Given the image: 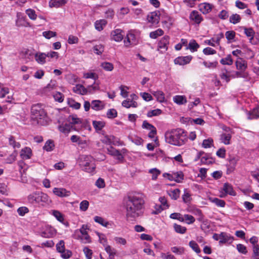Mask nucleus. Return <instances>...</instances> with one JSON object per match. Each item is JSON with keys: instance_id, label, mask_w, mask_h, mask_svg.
<instances>
[{"instance_id": "2eb2a0df", "label": "nucleus", "mask_w": 259, "mask_h": 259, "mask_svg": "<svg viewBox=\"0 0 259 259\" xmlns=\"http://www.w3.org/2000/svg\"><path fill=\"white\" fill-rule=\"evenodd\" d=\"M189 18L191 20L194 21L197 24H199L203 20V18L201 14L197 11H193L190 14Z\"/></svg>"}, {"instance_id": "ea45409f", "label": "nucleus", "mask_w": 259, "mask_h": 259, "mask_svg": "<svg viewBox=\"0 0 259 259\" xmlns=\"http://www.w3.org/2000/svg\"><path fill=\"white\" fill-rule=\"evenodd\" d=\"M25 13L31 20H35L36 19L37 15L34 10L28 9L25 11Z\"/></svg>"}, {"instance_id": "c03bdc74", "label": "nucleus", "mask_w": 259, "mask_h": 259, "mask_svg": "<svg viewBox=\"0 0 259 259\" xmlns=\"http://www.w3.org/2000/svg\"><path fill=\"white\" fill-rule=\"evenodd\" d=\"M163 33V31L161 29H158L155 31L151 32L150 33V37L151 38L155 39L157 37L162 35Z\"/></svg>"}, {"instance_id": "0eeeda50", "label": "nucleus", "mask_w": 259, "mask_h": 259, "mask_svg": "<svg viewBox=\"0 0 259 259\" xmlns=\"http://www.w3.org/2000/svg\"><path fill=\"white\" fill-rule=\"evenodd\" d=\"M45 106L41 104L33 105L31 108V113L36 119H45L47 113L44 109Z\"/></svg>"}, {"instance_id": "423d86ee", "label": "nucleus", "mask_w": 259, "mask_h": 259, "mask_svg": "<svg viewBox=\"0 0 259 259\" xmlns=\"http://www.w3.org/2000/svg\"><path fill=\"white\" fill-rule=\"evenodd\" d=\"M89 230L87 225H82L79 229L74 231L73 234V237L84 244L89 243L91 242V239L88 233V230Z\"/></svg>"}, {"instance_id": "ddd939ff", "label": "nucleus", "mask_w": 259, "mask_h": 259, "mask_svg": "<svg viewBox=\"0 0 259 259\" xmlns=\"http://www.w3.org/2000/svg\"><path fill=\"white\" fill-rule=\"evenodd\" d=\"M224 37V34L222 33H221L218 35H217L215 37L212 38L210 40H206L205 41V42L211 46L215 47L214 43L217 44L218 45H220V40Z\"/></svg>"}, {"instance_id": "a19ab883", "label": "nucleus", "mask_w": 259, "mask_h": 259, "mask_svg": "<svg viewBox=\"0 0 259 259\" xmlns=\"http://www.w3.org/2000/svg\"><path fill=\"white\" fill-rule=\"evenodd\" d=\"M52 214L60 222L62 223L64 221L63 215L59 211L54 210Z\"/></svg>"}, {"instance_id": "0e129e2a", "label": "nucleus", "mask_w": 259, "mask_h": 259, "mask_svg": "<svg viewBox=\"0 0 259 259\" xmlns=\"http://www.w3.org/2000/svg\"><path fill=\"white\" fill-rule=\"evenodd\" d=\"M42 35L47 39H50L56 36V33L52 31H46L42 32Z\"/></svg>"}, {"instance_id": "13d9d810", "label": "nucleus", "mask_w": 259, "mask_h": 259, "mask_svg": "<svg viewBox=\"0 0 259 259\" xmlns=\"http://www.w3.org/2000/svg\"><path fill=\"white\" fill-rule=\"evenodd\" d=\"M9 144L12 146L14 149L20 148V144L16 142L13 137H11L9 140Z\"/></svg>"}, {"instance_id": "2f4dec72", "label": "nucleus", "mask_w": 259, "mask_h": 259, "mask_svg": "<svg viewBox=\"0 0 259 259\" xmlns=\"http://www.w3.org/2000/svg\"><path fill=\"white\" fill-rule=\"evenodd\" d=\"M169 44V37L168 36H164L161 38L159 43V47L161 49L167 50V45Z\"/></svg>"}, {"instance_id": "6e6552de", "label": "nucleus", "mask_w": 259, "mask_h": 259, "mask_svg": "<svg viewBox=\"0 0 259 259\" xmlns=\"http://www.w3.org/2000/svg\"><path fill=\"white\" fill-rule=\"evenodd\" d=\"M167 176L168 179L170 181H175L176 182L180 183L184 179V175L182 171H179L173 172L171 175L169 174L164 173L163 177H166Z\"/></svg>"}, {"instance_id": "5fc2aeb1", "label": "nucleus", "mask_w": 259, "mask_h": 259, "mask_svg": "<svg viewBox=\"0 0 259 259\" xmlns=\"http://www.w3.org/2000/svg\"><path fill=\"white\" fill-rule=\"evenodd\" d=\"M190 193L187 190H185L184 193L182 196L183 201L185 203L190 202L192 199Z\"/></svg>"}, {"instance_id": "6ab92c4d", "label": "nucleus", "mask_w": 259, "mask_h": 259, "mask_svg": "<svg viewBox=\"0 0 259 259\" xmlns=\"http://www.w3.org/2000/svg\"><path fill=\"white\" fill-rule=\"evenodd\" d=\"M107 151L109 154L114 156L119 161H121L122 160L123 156L122 154L119 151L117 150L114 148L110 147L107 149Z\"/></svg>"}, {"instance_id": "20e7f679", "label": "nucleus", "mask_w": 259, "mask_h": 259, "mask_svg": "<svg viewBox=\"0 0 259 259\" xmlns=\"http://www.w3.org/2000/svg\"><path fill=\"white\" fill-rule=\"evenodd\" d=\"M27 203L36 205L42 203V205L49 204L51 202L49 196L44 193L34 192L28 195L26 199Z\"/></svg>"}, {"instance_id": "603ef678", "label": "nucleus", "mask_w": 259, "mask_h": 259, "mask_svg": "<svg viewBox=\"0 0 259 259\" xmlns=\"http://www.w3.org/2000/svg\"><path fill=\"white\" fill-rule=\"evenodd\" d=\"M213 145V140L212 139H205L203 141L202 146L204 148H210Z\"/></svg>"}, {"instance_id": "f03ea898", "label": "nucleus", "mask_w": 259, "mask_h": 259, "mask_svg": "<svg viewBox=\"0 0 259 259\" xmlns=\"http://www.w3.org/2000/svg\"><path fill=\"white\" fill-rule=\"evenodd\" d=\"M165 140L166 143L180 146L187 141V137L184 131L180 128L173 129L165 133Z\"/></svg>"}, {"instance_id": "774afa93", "label": "nucleus", "mask_w": 259, "mask_h": 259, "mask_svg": "<svg viewBox=\"0 0 259 259\" xmlns=\"http://www.w3.org/2000/svg\"><path fill=\"white\" fill-rule=\"evenodd\" d=\"M29 212V209L25 206L20 207L18 208L17 212L20 216H24L26 213Z\"/></svg>"}, {"instance_id": "bb28decb", "label": "nucleus", "mask_w": 259, "mask_h": 259, "mask_svg": "<svg viewBox=\"0 0 259 259\" xmlns=\"http://www.w3.org/2000/svg\"><path fill=\"white\" fill-rule=\"evenodd\" d=\"M242 57H244L247 59H252L254 57L255 55L254 53L252 50L247 48H244L242 49Z\"/></svg>"}, {"instance_id": "7ed1b4c3", "label": "nucleus", "mask_w": 259, "mask_h": 259, "mask_svg": "<svg viewBox=\"0 0 259 259\" xmlns=\"http://www.w3.org/2000/svg\"><path fill=\"white\" fill-rule=\"evenodd\" d=\"M144 204L145 201L141 194L131 196V218L141 215L144 212Z\"/></svg>"}, {"instance_id": "052dcab7", "label": "nucleus", "mask_w": 259, "mask_h": 259, "mask_svg": "<svg viewBox=\"0 0 259 259\" xmlns=\"http://www.w3.org/2000/svg\"><path fill=\"white\" fill-rule=\"evenodd\" d=\"M54 98L56 101L61 103L64 100V96L60 92H56L53 95Z\"/></svg>"}, {"instance_id": "bf43d9fd", "label": "nucleus", "mask_w": 259, "mask_h": 259, "mask_svg": "<svg viewBox=\"0 0 259 259\" xmlns=\"http://www.w3.org/2000/svg\"><path fill=\"white\" fill-rule=\"evenodd\" d=\"M220 62L224 65H231L233 63V60L231 55L227 56L226 58L221 60Z\"/></svg>"}, {"instance_id": "e2e57ef3", "label": "nucleus", "mask_w": 259, "mask_h": 259, "mask_svg": "<svg viewBox=\"0 0 259 259\" xmlns=\"http://www.w3.org/2000/svg\"><path fill=\"white\" fill-rule=\"evenodd\" d=\"M240 20V16L237 14L232 15L230 18V22L233 24H236L239 22Z\"/></svg>"}, {"instance_id": "b1692460", "label": "nucleus", "mask_w": 259, "mask_h": 259, "mask_svg": "<svg viewBox=\"0 0 259 259\" xmlns=\"http://www.w3.org/2000/svg\"><path fill=\"white\" fill-rule=\"evenodd\" d=\"M173 101L178 105H183L187 102L185 96L177 95L173 97Z\"/></svg>"}, {"instance_id": "f8f14e48", "label": "nucleus", "mask_w": 259, "mask_h": 259, "mask_svg": "<svg viewBox=\"0 0 259 259\" xmlns=\"http://www.w3.org/2000/svg\"><path fill=\"white\" fill-rule=\"evenodd\" d=\"M192 59L191 56H187L184 57H179L174 60L176 64L180 65H184L189 63Z\"/></svg>"}, {"instance_id": "69168bd1", "label": "nucleus", "mask_w": 259, "mask_h": 259, "mask_svg": "<svg viewBox=\"0 0 259 259\" xmlns=\"http://www.w3.org/2000/svg\"><path fill=\"white\" fill-rule=\"evenodd\" d=\"M189 245L196 253H198L200 252L201 251L199 248L198 245L195 241H191L189 242Z\"/></svg>"}, {"instance_id": "09e8293b", "label": "nucleus", "mask_w": 259, "mask_h": 259, "mask_svg": "<svg viewBox=\"0 0 259 259\" xmlns=\"http://www.w3.org/2000/svg\"><path fill=\"white\" fill-rule=\"evenodd\" d=\"M101 66L106 71H111L113 69V65L112 63L105 62L101 64Z\"/></svg>"}, {"instance_id": "37998d69", "label": "nucleus", "mask_w": 259, "mask_h": 259, "mask_svg": "<svg viewBox=\"0 0 259 259\" xmlns=\"http://www.w3.org/2000/svg\"><path fill=\"white\" fill-rule=\"evenodd\" d=\"M225 36L228 40V43H231L235 38V32L234 31H228L225 33Z\"/></svg>"}, {"instance_id": "49530a36", "label": "nucleus", "mask_w": 259, "mask_h": 259, "mask_svg": "<svg viewBox=\"0 0 259 259\" xmlns=\"http://www.w3.org/2000/svg\"><path fill=\"white\" fill-rule=\"evenodd\" d=\"M104 247L105 250L107 253L109 254L110 257L111 258L112 257H114L116 252L115 249L108 245Z\"/></svg>"}, {"instance_id": "58836bf2", "label": "nucleus", "mask_w": 259, "mask_h": 259, "mask_svg": "<svg viewBox=\"0 0 259 259\" xmlns=\"http://www.w3.org/2000/svg\"><path fill=\"white\" fill-rule=\"evenodd\" d=\"M199 45L196 42V41L192 39L190 40L189 43L188 49H189L191 52H195L199 48Z\"/></svg>"}, {"instance_id": "9d476101", "label": "nucleus", "mask_w": 259, "mask_h": 259, "mask_svg": "<svg viewBox=\"0 0 259 259\" xmlns=\"http://www.w3.org/2000/svg\"><path fill=\"white\" fill-rule=\"evenodd\" d=\"M56 233L55 229L51 226H46L44 230L40 232V236L44 238H51Z\"/></svg>"}, {"instance_id": "4c0bfd02", "label": "nucleus", "mask_w": 259, "mask_h": 259, "mask_svg": "<svg viewBox=\"0 0 259 259\" xmlns=\"http://www.w3.org/2000/svg\"><path fill=\"white\" fill-rule=\"evenodd\" d=\"M55 147V145L54 144V142L52 140H48L47 141L44 146V149L46 150L47 151H52Z\"/></svg>"}, {"instance_id": "f257e3e1", "label": "nucleus", "mask_w": 259, "mask_h": 259, "mask_svg": "<svg viewBox=\"0 0 259 259\" xmlns=\"http://www.w3.org/2000/svg\"><path fill=\"white\" fill-rule=\"evenodd\" d=\"M67 120L69 124H62L59 125V131L64 134L68 133L71 129L79 132L89 127L88 122L84 119L78 118L76 115H70Z\"/></svg>"}, {"instance_id": "f3484780", "label": "nucleus", "mask_w": 259, "mask_h": 259, "mask_svg": "<svg viewBox=\"0 0 259 259\" xmlns=\"http://www.w3.org/2000/svg\"><path fill=\"white\" fill-rule=\"evenodd\" d=\"M123 33L121 29H117L112 32V38L116 41H120L123 39Z\"/></svg>"}, {"instance_id": "7c9ffc66", "label": "nucleus", "mask_w": 259, "mask_h": 259, "mask_svg": "<svg viewBox=\"0 0 259 259\" xmlns=\"http://www.w3.org/2000/svg\"><path fill=\"white\" fill-rule=\"evenodd\" d=\"M259 117V106L254 108L251 112L248 113L249 119H256Z\"/></svg>"}, {"instance_id": "412c9836", "label": "nucleus", "mask_w": 259, "mask_h": 259, "mask_svg": "<svg viewBox=\"0 0 259 259\" xmlns=\"http://www.w3.org/2000/svg\"><path fill=\"white\" fill-rule=\"evenodd\" d=\"M105 107L103 101L100 100H94L91 103V108L96 111L101 110Z\"/></svg>"}, {"instance_id": "338daca9", "label": "nucleus", "mask_w": 259, "mask_h": 259, "mask_svg": "<svg viewBox=\"0 0 259 259\" xmlns=\"http://www.w3.org/2000/svg\"><path fill=\"white\" fill-rule=\"evenodd\" d=\"M70 139L72 142L77 143L79 145L85 144V141H83L79 137L76 135L72 136Z\"/></svg>"}, {"instance_id": "9b49d317", "label": "nucleus", "mask_w": 259, "mask_h": 259, "mask_svg": "<svg viewBox=\"0 0 259 259\" xmlns=\"http://www.w3.org/2000/svg\"><path fill=\"white\" fill-rule=\"evenodd\" d=\"M101 140L103 143L109 145L113 144L114 145H117L119 143L118 139L112 135L105 136Z\"/></svg>"}, {"instance_id": "393cba45", "label": "nucleus", "mask_w": 259, "mask_h": 259, "mask_svg": "<svg viewBox=\"0 0 259 259\" xmlns=\"http://www.w3.org/2000/svg\"><path fill=\"white\" fill-rule=\"evenodd\" d=\"M222 190L224 191L226 194H229L232 196L236 195V193L234 191L232 185L228 183L224 184Z\"/></svg>"}, {"instance_id": "6e6d98bb", "label": "nucleus", "mask_w": 259, "mask_h": 259, "mask_svg": "<svg viewBox=\"0 0 259 259\" xmlns=\"http://www.w3.org/2000/svg\"><path fill=\"white\" fill-rule=\"evenodd\" d=\"M174 227L175 231L179 233L184 234L186 231V227H183L179 225H177L176 224H174Z\"/></svg>"}, {"instance_id": "1a4fd4ad", "label": "nucleus", "mask_w": 259, "mask_h": 259, "mask_svg": "<svg viewBox=\"0 0 259 259\" xmlns=\"http://www.w3.org/2000/svg\"><path fill=\"white\" fill-rule=\"evenodd\" d=\"M53 193L60 197H67L71 195V192L64 188L55 187L53 189Z\"/></svg>"}, {"instance_id": "de8ad7c7", "label": "nucleus", "mask_w": 259, "mask_h": 259, "mask_svg": "<svg viewBox=\"0 0 259 259\" xmlns=\"http://www.w3.org/2000/svg\"><path fill=\"white\" fill-rule=\"evenodd\" d=\"M149 172L152 174V179L153 180H156L161 173L160 171L156 168L150 169Z\"/></svg>"}, {"instance_id": "c756f323", "label": "nucleus", "mask_w": 259, "mask_h": 259, "mask_svg": "<svg viewBox=\"0 0 259 259\" xmlns=\"http://www.w3.org/2000/svg\"><path fill=\"white\" fill-rule=\"evenodd\" d=\"M94 221L104 227L109 228V226H111V224L106 221L103 218L100 217L96 216L94 218Z\"/></svg>"}, {"instance_id": "4be33fe9", "label": "nucleus", "mask_w": 259, "mask_h": 259, "mask_svg": "<svg viewBox=\"0 0 259 259\" xmlns=\"http://www.w3.org/2000/svg\"><path fill=\"white\" fill-rule=\"evenodd\" d=\"M67 2V0H50L49 3V7L51 8H59Z\"/></svg>"}, {"instance_id": "4d7b16f0", "label": "nucleus", "mask_w": 259, "mask_h": 259, "mask_svg": "<svg viewBox=\"0 0 259 259\" xmlns=\"http://www.w3.org/2000/svg\"><path fill=\"white\" fill-rule=\"evenodd\" d=\"M89 206V201L86 200H83L79 204L80 210L82 211H85L88 209Z\"/></svg>"}, {"instance_id": "c9c22d12", "label": "nucleus", "mask_w": 259, "mask_h": 259, "mask_svg": "<svg viewBox=\"0 0 259 259\" xmlns=\"http://www.w3.org/2000/svg\"><path fill=\"white\" fill-rule=\"evenodd\" d=\"M244 33L247 37H250V41L251 42L252 39L253 38L255 32L252 28L243 27Z\"/></svg>"}, {"instance_id": "f704fd0d", "label": "nucleus", "mask_w": 259, "mask_h": 259, "mask_svg": "<svg viewBox=\"0 0 259 259\" xmlns=\"http://www.w3.org/2000/svg\"><path fill=\"white\" fill-rule=\"evenodd\" d=\"M168 195L172 199L177 200L180 196V190L179 189L169 190Z\"/></svg>"}, {"instance_id": "39448f33", "label": "nucleus", "mask_w": 259, "mask_h": 259, "mask_svg": "<svg viewBox=\"0 0 259 259\" xmlns=\"http://www.w3.org/2000/svg\"><path fill=\"white\" fill-rule=\"evenodd\" d=\"M78 163L83 170L93 173L96 168L95 160L90 155H81L78 159Z\"/></svg>"}, {"instance_id": "5701e85b", "label": "nucleus", "mask_w": 259, "mask_h": 259, "mask_svg": "<svg viewBox=\"0 0 259 259\" xmlns=\"http://www.w3.org/2000/svg\"><path fill=\"white\" fill-rule=\"evenodd\" d=\"M34 57L38 63L44 64L46 62V59L47 57L46 53L38 52L34 54Z\"/></svg>"}, {"instance_id": "a18cd8bd", "label": "nucleus", "mask_w": 259, "mask_h": 259, "mask_svg": "<svg viewBox=\"0 0 259 259\" xmlns=\"http://www.w3.org/2000/svg\"><path fill=\"white\" fill-rule=\"evenodd\" d=\"M195 215L198 217L197 220L199 222L202 221L203 219V215L202 211L199 209L195 208L191 211Z\"/></svg>"}, {"instance_id": "dca6fc26", "label": "nucleus", "mask_w": 259, "mask_h": 259, "mask_svg": "<svg viewBox=\"0 0 259 259\" xmlns=\"http://www.w3.org/2000/svg\"><path fill=\"white\" fill-rule=\"evenodd\" d=\"M235 64L236 68L241 71H244L247 68V62L241 58H238Z\"/></svg>"}, {"instance_id": "8fccbe9b", "label": "nucleus", "mask_w": 259, "mask_h": 259, "mask_svg": "<svg viewBox=\"0 0 259 259\" xmlns=\"http://www.w3.org/2000/svg\"><path fill=\"white\" fill-rule=\"evenodd\" d=\"M106 115L108 118L113 119L117 116V112L115 109H110L107 111Z\"/></svg>"}, {"instance_id": "cd10ccee", "label": "nucleus", "mask_w": 259, "mask_h": 259, "mask_svg": "<svg viewBox=\"0 0 259 259\" xmlns=\"http://www.w3.org/2000/svg\"><path fill=\"white\" fill-rule=\"evenodd\" d=\"M208 200L212 203H214L217 206L219 207H223L225 206L226 204V202L224 200L219 199L218 198L209 197Z\"/></svg>"}, {"instance_id": "4468645a", "label": "nucleus", "mask_w": 259, "mask_h": 259, "mask_svg": "<svg viewBox=\"0 0 259 259\" xmlns=\"http://www.w3.org/2000/svg\"><path fill=\"white\" fill-rule=\"evenodd\" d=\"M199 10L204 14L209 13L213 8V5L209 3H203L199 5Z\"/></svg>"}, {"instance_id": "3c124183", "label": "nucleus", "mask_w": 259, "mask_h": 259, "mask_svg": "<svg viewBox=\"0 0 259 259\" xmlns=\"http://www.w3.org/2000/svg\"><path fill=\"white\" fill-rule=\"evenodd\" d=\"M104 50V47L102 45H98L94 46L93 50L95 53L98 55H101Z\"/></svg>"}, {"instance_id": "680f3d73", "label": "nucleus", "mask_w": 259, "mask_h": 259, "mask_svg": "<svg viewBox=\"0 0 259 259\" xmlns=\"http://www.w3.org/2000/svg\"><path fill=\"white\" fill-rule=\"evenodd\" d=\"M170 218L175 220H178L181 222H184V219L180 213L174 212L170 215Z\"/></svg>"}, {"instance_id": "e433bc0d", "label": "nucleus", "mask_w": 259, "mask_h": 259, "mask_svg": "<svg viewBox=\"0 0 259 259\" xmlns=\"http://www.w3.org/2000/svg\"><path fill=\"white\" fill-rule=\"evenodd\" d=\"M74 91L77 94L84 95L87 94V90L82 85H77L73 88Z\"/></svg>"}, {"instance_id": "c85d7f7f", "label": "nucleus", "mask_w": 259, "mask_h": 259, "mask_svg": "<svg viewBox=\"0 0 259 259\" xmlns=\"http://www.w3.org/2000/svg\"><path fill=\"white\" fill-rule=\"evenodd\" d=\"M231 137V135L229 133H224L221 135L220 140L224 144L229 145Z\"/></svg>"}, {"instance_id": "a211bd4d", "label": "nucleus", "mask_w": 259, "mask_h": 259, "mask_svg": "<svg viewBox=\"0 0 259 259\" xmlns=\"http://www.w3.org/2000/svg\"><path fill=\"white\" fill-rule=\"evenodd\" d=\"M32 156V151L29 147H25L21 149L20 156L23 160L29 159Z\"/></svg>"}, {"instance_id": "864d4df0", "label": "nucleus", "mask_w": 259, "mask_h": 259, "mask_svg": "<svg viewBox=\"0 0 259 259\" xmlns=\"http://www.w3.org/2000/svg\"><path fill=\"white\" fill-rule=\"evenodd\" d=\"M17 153L14 151L11 155H10L6 159V161L7 163H13L16 158Z\"/></svg>"}, {"instance_id": "a878e982", "label": "nucleus", "mask_w": 259, "mask_h": 259, "mask_svg": "<svg viewBox=\"0 0 259 259\" xmlns=\"http://www.w3.org/2000/svg\"><path fill=\"white\" fill-rule=\"evenodd\" d=\"M107 24V21L105 19L97 20L95 22V27L98 31H101Z\"/></svg>"}, {"instance_id": "72a5a7b5", "label": "nucleus", "mask_w": 259, "mask_h": 259, "mask_svg": "<svg viewBox=\"0 0 259 259\" xmlns=\"http://www.w3.org/2000/svg\"><path fill=\"white\" fill-rule=\"evenodd\" d=\"M153 95L157 99V100L159 102H164L165 101V97L164 93L160 91L154 92Z\"/></svg>"}, {"instance_id": "473e14b6", "label": "nucleus", "mask_w": 259, "mask_h": 259, "mask_svg": "<svg viewBox=\"0 0 259 259\" xmlns=\"http://www.w3.org/2000/svg\"><path fill=\"white\" fill-rule=\"evenodd\" d=\"M233 238L226 233L222 232L221 233V241H220V243H225L228 242H231Z\"/></svg>"}, {"instance_id": "79ce46f5", "label": "nucleus", "mask_w": 259, "mask_h": 259, "mask_svg": "<svg viewBox=\"0 0 259 259\" xmlns=\"http://www.w3.org/2000/svg\"><path fill=\"white\" fill-rule=\"evenodd\" d=\"M93 125L97 131H100L104 127L105 123L101 121H93Z\"/></svg>"}, {"instance_id": "aec40b11", "label": "nucleus", "mask_w": 259, "mask_h": 259, "mask_svg": "<svg viewBox=\"0 0 259 259\" xmlns=\"http://www.w3.org/2000/svg\"><path fill=\"white\" fill-rule=\"evenodd\" d=\"M159 16L156 12H153L149 14L147 16L148 22L153 24H157L159 21Z\"/></svg>"}]
</instances>
